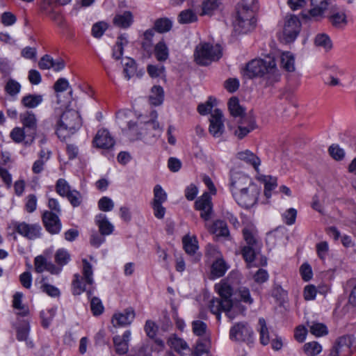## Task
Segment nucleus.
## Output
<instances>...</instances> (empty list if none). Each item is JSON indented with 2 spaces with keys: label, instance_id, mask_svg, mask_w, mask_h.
Masks as SVG:
<instances>
[{
  "label": "nucleus",
  "instance_id": "obj_1",
  "mask_svg": "<svg viewBox=\"0 0 356 356\" xmlns=\"http://www.w3.org/2000/svg\"><path fill=\"white\" fill-rule=\"evenodd\" d=\"M243 75L248 79L262 78L266 87L273 85L280 79V73L275 60L270 58L268 60L259 58L250 60L243 69Z\"/></svg>",
  "mask_w": 356,
  "mask_h": 356
},
{
  "label": "nucleus",
  "instance_id": "obj_2",
  "mask_svg": "<svg viewBox=\"0 0 356 356\" xmlns=\"http://www.w3.org/2000/svg\"><path fill=\"white\" fill-rule=\"evenodd\" d=\"M215 289L220 296L219 298H213L209 302V309L212 314L216 316L218 321L220 320L221 312H225L226 315L231 320L234 318L235 314L233 312L234 304L231 299L232 296V287L227 281L221 282L215 285Z\"/></svg>",
  "mask_w": 356,
  "mask_h": 356
},
{
  "label": "nucleus",
  "instance_id": "obj_3",
  "mask_svg": "<svg viewBox=\"0 0 356 356\" xmlns=\"http://www.w3.org/2000/svg\"><path fill=\"white\" fill-rule=\"evenodd\" d=\"M150 116L151 120L141 124L140 131L135 122H129L127 134L133 140L143 139L147 142H151L159 138L161 134L162 129L156 121L157 112L152 111Z\"/></svg>",
  "mask_w": 356,
  "mask_h": 356
},
{
  "label": "nucleus",
  "instance_id": "obj_4",
  "mask_svg": "<svg viewBox=\"0 0 356 356\" xmlns=\"http://www.w3.org/2000/svg\"><path fill=\"white\" fill-rule=\"evenodd\" d=\"M82 122L78 111L69 109L63 112L57 124L56 134L59 138L73 134L81 127Z\"/></svg>",
  "mask_w": 356,
  "mask_h": 356
},
{
  "label": "nucleus",
  "instance_id": "obj_5",
  "mask_svg": "<svg viewBox=\"0 0 356 356\" xmlns=\"http://www.w3.org/2000/svg\"><path fill=\"white\" fill-rule=\"evenodd\" d=\"M254 13L252 9L248 6L238 5L233 21L235 32L247 33L254 29L255 26Z\"/></svg>",
  "mask_w": 356,
  "mask_h": 356
},
{
  "label": "nucleus",
  "instance_id": "obj_6",
  "mask_svg": "<svg viewBox=\"0 0 356 356\" xmlns=\"http://www.w3.org/2000/svg\"><path fill=\"white\" fill-rule=\"evenodd\" d=\"M222 55V48L219 44L213 45L207 42L197 45L194 52L195 61L200 65H208L217 61Z\"/></svg>",
  "mask_w": 356,
  "mask_h": 356
},
{
  "label": "nucleus",
  "instance_id": "obj_7",
  "mask_svg": "<svg viewBox=\"0 0 356 356\" xmlns=\"http://www.w3.org/2000/svg\"><path fill=\"white\" fill-rule=\"evenodd\" d=\"M82 263V277L79 274H75L72 282L73 293L75 295H79L86 291V284L92 285L94 284L92 264H90L86 259H83Z\"/></svg>",
  "mask_w": 356,
  "mask_h": 356
},
{
  "label": "nucleus",
  "instance_id": "obj_8",
  "mask_svg": "<svg viewBox=\"0 0 356 356\" xmlns=\"http://www.w3.org/2000/svg\"><path fill=\"white\" fill-rule=\"evenodd\" d=\"M13 226L15 232L29 240H35L42 235V227L38 223L15 221L13 222Z\"/></svg>",
  "mask_w": 356,
  "mask_h": 356
},
{
  "label": "nucleus",
  "instance_id": "obj_9",
  "mask_svg": "<svg viewBox=\"0 0 356 356\" xmlns=\"http://www.w3.org/2000/svg\"><path fill=\"white\" fill-rule=\"evenodd\" d=\"M259 193L258 186L255 185L250 186L247 190L242 192L237 191L233 196L241 207L250 208L257 203Z\"/></svg>",
  "mask_w": 356,
  "mask_h": 356
},
{
  "label": "nucleus",
  "instance_id": "obj_10",
  "mask_svg": "<svg viewBox=\"0 0 356 356\" xmlns=\"http://www.w3.org/2000/svg\"><path fill=\"white\" fill-rule=\"evenodd\" d=\"M235 122L237 124L236 127L229 125V129L233 130L234 135L240 140L245 137L257 127L256 120L253 116H244L241 118L240 120Z\"/></svg>",
  "mask_w": 356,
  "mask_h": 356
},
{
  "label": "nucleus",
  "instance_id": "obj_11",
  "mask_svg": "<svg viewBox=\"0 0 356 356\" xmlns=\"http://www.w3.org/2000/svg\"><path fill=\"white\" fill-rule=\"evenodd\" d=\"M255 185L252 183V179L246 175L238 171H231L230 188L233 195L237 191L242 192L247 190L250 186Z\"/></svg>",
  "mask_w": 356,
  "mask_h": 356
},
{
  "label": "nucleus",
  "instance_id": "obj_12",
  "mask_svg": "<svg viewBox=\"0 0 356 356\" xmlns=\"http://www.w3.org/2000/svg\"><path fill=\"white\" fill-rule=\"evenodd\" d=\"M20 120L23 124V129L26 130L28 139L25 141L27 145L31 144L35 137L37 131V118L32 111H26L20 114Z\"/></svg>",
  "mask_w": 356,
  "mask_h": 356
},
{
  "label": "nucleus",
  "instance_id": "obj_13",
  "mask_svg": "<svg viewBox=\"0 0 356 356\" xmlns=\"http://www.w3.org/2000/svg\"><path fill=\"white\" fill-rule=\"evenodd\" d=\"M300 29V22L298 17L293 15L286 16L283 35L286 42L293 41L298 36Z\"/></svg>",
  "mask_w": 356,
  "mask_h": 356
},
{
  "label": "nucleus",
  "instance_id": "obj_14",
  "mask_svg": "<svg viewBox=\"0 0 356 356\" xmlns=\"http://www.w3.org/2000/svg\"><path fill=\"white\" fill-rule=\"evenodd\" d=\"M209 133L215 138L220 137L225 130L224 119L222 111L218 109H214L209 119Z\"/></svg>",
  "mask_w": 356,
  "mask_h": 356
},
{
  "label": "nucleus",
  "instance_id": "obj_15",
  "mask_svg": "<svg viewBox=\"0 0 356 356\" xmlns=\"http://www.w3.org/2000/svg\"><path fill=\"white\" fill-rule=\"evenodd\" d=\"M195 209L200 211V217L205 221L210 220L213 214V205L209 193L205 192L195 202Z\"/></svg>",
  "mask_w": 356,
  "mask_h": 356
},
{
  "label": "nucleus",
  "instance_id": "obj_16",
  "mask_svg": "<svg viewBox=\"0 0 356 356\" xmlns=\"http://www.w3.org/2000/svg\"><path fill=\"white\" fill-rule=\"evenodd\" d=\"M252 333V330L248 324L238 323L230 329L229 337L233 341H245L250 340Z\"/></svg>",
  "mask_w": 356,
  "mask_h": 356
},
{
  "label": "nucleus",
  "instance_id": "obj_17",
  "mask_svg": "<svg viewBox=\"0 0 356 356\" xmlns=\"http://www.w3.org/2000/svg\"><path fill=\"white\" fill-rule=\"evenodd\" d=\"M43 224L51 234H58L61 229V223L57 213L53 211H45L42 216Z\"/></svg>",
  "mask_w": 356,
  "mask_h": 356
},
{
  "label": "nucleus",
  "instance_id": "obj_18",
  "mask_svg": "<svg viewBox=\"0 0 356 356\" xmlns=\"http://www.w3.org/2000/svg\"><path fill=\"white\" fill-rule=\"evenodd\" d=\"M95 145L98 148L108 149L115 145V140L106 129L99 130L93 140Z\"/></svg>",
  "mask_w": 356,
  "mask_h": 356
},
{
  "label": "nucleus",
  "instance_id": "obj_19",
  "mask_svg": "<svg viewBox=\"0 0 356 356\" xmlns=\"http://www.w3.org/2000/svg\"><path fill=\"white\" fill-rule=\"evenodd\" d=\"M336 344L339 349L341 356H349L354 350H356L355 339L350 335L339 338Z\"/></svg>",
  "mask_w": 356,
  "mask_h": 356
},
{
  "label": "nucleus",
  "instance_id": "obj_20",
  "mask_svg": "<svg viewBox=\"0 0 356 356\" xmlns=\"http://www.w3.org/2000/svg\"><path fill=\"white\" fill-rule=\"evenodd\" d=\"M135 318V312L132 307L126 309L122 313L115 314L112 318L113 325L127 326L130 325Z\"/></svg>",
  "mask_w": 356,
  "mask_h": 356
},
{
  "label": "nucleus",
  "instance_id": "obj_21",
  "mask_svg": "<svg viewBox=\"0 0 356 356\" xmlns=\"http://www.w3.org/2000/svg\"><path fill=\"white\" fill-rule=\"evenodd\" d=\"M131 339V331L127 330L122 336L116 335L113 338L115 350L119 355H124L129 349V342Z\"/></svg>",
  "mask_w": 356,
  "mask_h": 356
},
{
  "label": "nucleus",
  "instance_id": "obj_22",
  "mask_svg": "<svg viewBox=\"0 0 356 356\" xmlns=\"http://www.w3.org/2000/svg\"><path fill=\"white\" fill-rule=\"evenodd\" d=\"M243 235L246 242L245 246L261 248L262 243L258 236L257 231L254 227H245L243 229Z\"/></svg>",
  "mask_w": 356,
  "mask_h": 356
},
{
  "label": "nucleus",
  "instance_id": "obj_23",
  "mask_svg": "<svg viewBox=\"0 0 356 356\" xmlns=\"http://www.w3.org/2000/svg\"><path fill=\"white\" fill-rule=\"evenodd\" d=\"M228 108L235 121L240 120L244 116H252L251 115L245 114V108L240 105L238 99L235 97L229 99Z\"/></svg>",
  "mask_w": 356,
  "mask_h": 356
},
{
  "label": "nucleus",
  "instance_id": "obj_24",
  "mask_svg": "<svg viewBox=\"0 0 356 356\" xmlns=\"http://www.w3.org/2000/svg\"><path fill=\"white\" fill-rule=\"evenodd\" d=\"M95 222L102 236H108L113 233L114 226L108 220L105 214L99 213L96 216Z\"/></svg>",
  "mask_w": 356,
  "mask_h": 356
},
{
  "label": "nucleus",
  "instance_id": "obj_25",
  "mask_svg": "<svg viewBox=\"0 0 356 356\" xmlns=\"http://www.w3.org/2000/svg\"><path fill=\"white\" fill-rule=\"evenodd\" d=\"M312 8L309 14L313 17H322L327 6L330 4V0H310Z\"/></svg>",
  "mask_w": 356,
  "mask_h": 356
},
{
  "label": "nucleus",
  "instance_id": "obj_26",
  "mask_svg": "<svg viewBox=\"0 0 356 356\" xmlns=\"http://www.w3.org/2000/svg\"><path fill=\"white\" fill-rule=\"evenodd\" d=\"M184 249L188 254L193 255L199 248L198 241L195 236L185 235L182 238Z\"/></svg>",
  "mask_w": 356,
  "mask_h": 356
},
{
  "label": "nucleus",
  "instance_id": "obj_27",
  "mask_svg": "<svg viewBox=\"0 0 356 356\" xmlns=\"http://www.w3.org/2000/svg\"><path fill=\"white\" fill-rule=\"evenodd\" d=\"M221 5V0H203L200 15H212Z\"/></svg>",
  "mask_w": 356,
  "mask_h": 356
},
{
  "label": "nucleus",
  "instance_id": "obj_28",
  "mask_svg": "<svg viewBox=\"0 0 356 356\" xmlns=\"http://www.w3.org/2000/svg\"><path fill=\"white\" fill-rule=\"evenodd\" d=\"M43 101V96L37 94H29L24 96L21 99V104L26 108H35Z\"/></svg>",
  "mask_w": 356,
  "mask_h": 356
},
{
  "label": "nucleus",
  "instance_id": "obj_29",
  "mask_svg": "<svg viewBox=\"0 0 356 356\" xmlns=\"http://www.w3.org/2000/svg\"><path fill=\"white\" fill-rule=\"evenodd\" d=\"M208 229L218 236H227L229 234L227 223L220 220L213 222L211 226L208 227Z\"/></svg>",
  "mask_w": 356,
  "mask_h": 356
},
{
  "label": "nucleus",
  "instance_id": "obj_30",
  "mask_svg": "<svg viewBox=\"0 0 356 356\" xmlns=\"http://www.w3.org/2000/svg\"><path fill=\"white\" fill-rule=\"evenodd\" d=\"M128 40L126 34H122L117 38L115 44L113 48L112 56L116 60L122 58L124 51V47L128 44Z\"/></svg>",
  "mask_w": 356,
  "mask_h": 356
},
{
  "label": "nucleus",
  "instance_id": "obj_31",
  "mask_svg": "<svg viewBox=\"0 0 356 356\" xmlns=\"http://www.w3.org/2000/svg\"><path fill=\"white\" fill-rule=\"evenodd\" d=\"M237 158L241 161H244L247 163L252 165L257 171L260 165L261 161L254 154L249 150L241 152L237 154Z\"/></svg>",
  "mask_w": 356,
  "mask_h": 356
},
{
  "label": "nucleus",
  "instance_id": "obj_32",
  "mask_svg": "<svg viewBox=\"0 0 356 356\" xmlns=\"http://www.w3.org/2000/svg\"><path fill=\"white\" fill-rule=\"evenodd\" d=\"M133 22V15L130 11H125L122 14L116 15L113 19L115 26L121 28H128Z\"/></svg>",
  "mask_w": 356,
  "mask_h": 356
},
{
  "label": "nucleus",
  "instance_id": "obj_33",
  "mask_svg": "<svg viewBox=\"0 0 356 356\" xmlns=\"http://www.w3.org/2000/svg\"><path fill=\"white\" fill-rule=\"evenodd\" d=\"M149 102L154 106L161 105L164 99V91L161 86H154L152 88L149 95Z\"/></svg>",
  "mask_w": 356,
  "mask_h": 356
},
{
  "label": "nucleus",
  "instance_id": "obj_34",
  "mask_svg": "<svg viewBox=\"0 0 356 356\" xmlns=\"http://www.w3.org/2000/svg\"><path fill=\"white\" fill-rule=\"evenodd\" d=\"M122 65L124 66L123 73L124 76L129 80L133 77L136 72V63L134 59L127 57L124 58Z\"/></svg>",
  "mask_w": 356,
  "mask_h": 356
},
{
  "label": "nucleus",
  "instance_id": "obj_35",
  "mask_svg": "<svg viewBox=\"0 0 356 356\" xmlns=\"http://www.w3.org/2000/svg\"><path fill=\"white\" fill-rule=\"evenodd\" d=\"M232 296H234L236 299L240 298V300L245 303L251 305L253 302L250 290L245 286H241L234 292L232 289Z\"/></svg>",
  "mask_w": 356,
  "mask_h": 356
},
{
  "label": "nucleus",
  "instance_id": "obj_36",
  "mask_svg": "<svg viewBox=\"0 0 356 356\" xmlns=\"http://www.w3.org/2000/svg\"><path fill=\"white\" fill-rule=\"evenodd\" d=\"M154 54L157 60L160 62L165 61L168 58L169 50L163 41H160L156 44Z\"/></svg>",
  "mask_w": 356,
  "mask_h": 356
},
{
  "label": "nucleus",
  "instance_id": "obj_37",
  "mask_svg": "<svg viewBox=\"0 0 356 356\" xmlns=\"http://www.w3.org/2000/svg\"><path fill=\"white\" fill-rule=\"evenodd\" d=\"M281 65L285 70L293 72L295 70L294 56L289 51L282 53L281 55Z\"/></svg>",
  "mask_w": 356,
  "mask_h": 356
},
{
  "label": "nucleus",
  "instance_id": "obj_38",
  "mask_svg": "<svg viewBox=\"0 0 356 356\" xmlns=\"http://www.w3.org/2000/svg\"><path fill=\"white\" fill-rule=\"evenodd\" d=\"M309 332L316 337H323L328 333L327 328L325 325L317 322L307 323Z\"/></svg>",
  "mask_w": 356,
  "mask_h": 356
},
{
  "label": "nucleus",
  "instance_id": "obj_39",
  "mask_svg": "<svg viewBox=\"0 0 356 356\" xmlns=\"http://www.w3.org/2000/svg\"><path fill=\"white\" fill-rule=\"evenodd\" d=\"M46 280L45 277H42L40 286V290L51 297H58L60 294V290L55 286L48 284Z\"/></svg>",
  "mask_w": 356,
  "mask_h": 356
},
{
  "label": "nucleus",
  "instance_id": "obj_40",
  "mask_svg": "<svg viewBox=\"0 0 356 356\" xmlns=\"http://www.w3.org/2000/svg\"><path fill=\"white\" fill-rule=\"evenodd\" d=\"M261 248L250 246H243L241 254L243 259L248 264L253 262L256 256L260 252Z\"/></svg>",
  "mask_w": 356,
  "mask_h": 356
},
{
  "label": "nucleus",
  "instance_id": "obj_41",
  "mask_svg": "<svg viewBox=\"0 0 356 356\" xmlns=\"http://www.w3.org/2000/svg\"><path fill=\"white\" fill-rule=\"evenodd\" d=\"M168 343L172 348L175 349L178 353L189 349L187 343L184 339L179 338L175 335L169 338Z\"/></svg>",
  "mask_w": 356,
  "mask_h": 356
},
{
  "label": "nucleus",
  "instance_id": "obj_42",
  "mask_svg": "<svg viewBox=\"0 0 356 356\" xmlns=\"http://www.w3.org/2000/svg\"><path fill=\"white\" fill-rule=\"evenodd\" d=\"M314 43L317 47L329 51L332 47V43L330 37L325 33H318L315 37Z\"/></svg>",
  "mask_w": 356,
  "mask_h": 356
},
{
  "label": "nucleus",
  "instance_id": "obj_43",
  "mask_svg": "<svg viewBox=\"0 0 356 356\" xmlns=\"http://www.w3.org/2000/svg\"><path fill=\"white\" fill-rule=\"evenodd\" d=\"M227 270L225 263L222 259H217L211 266L212 278L220 277L224 275Z\"/></svg>",
  "mask_w": 356,
  "mask_h": 356
},
{
  "label": "nucleus",
  "instance_id": "obj_44",
  "mask_svg": "<svg viewBox=\"0 0 356 356\" xmlns=\"http://www.w3.org/2000/svg\"><path fill=\"white\" fill-rule=\"evenodd\" d=\"M197 20L196 14L191 9L181 11L178 16V22L180 24H189Z\"/></svg>",
  "mask_w": 356,
  "mask_h": 356
},
{
  "label": "nucleus",
  "instance_id": "obj_45",
  "mask_svg": "<svg viewBox=\"0 0 356 356\" xmlns=\"http://www.w3.org/2000/svg\"><path fill=\"white\" fill-rule=\"evenodd\" d=\"M260 341L263 345H267L270 342L269 331L266 327V321L261 318L259 319Z\"/></svg>",
  "mask_w": 356,
  "mask_h": 356
},
{
  "label": "nucleus",
  "instance_id": "obj_46",
  "mask_svg": "<svg viewBox=\"0 0 356 356\" xmlns=\"http://www.w3.org/2000/svg\"><path fill=\"white\" fill-rule=\"evenodd\" d=\"M321 350V346L316 341L306 343L303 346V351L308 356H315L319 354Z\"/></svg>",
  "mask_w": 356,
  "mask_h": 356
},
{
  "label": "nucleus",
  "instance_id": "obj_47",
  "mask_svg": "<svg viewBox=\"0 0 356 356\" xmlns=\"http://www.w3.org/2000/svg\"><path fill=\"white\" fill-rule=\"evenodd\" d=\"M55 262L60 266L66 265L70 260V254L69 252L63 249H58L54 256Z\"/></svg>",
  "mask_w": 356,
  "mask_h": 356
},
{
  "label": "nucleus",
  "instance_id": "obj_48",
  "mask_svg": "<svg viewBox=\"0 0 356 356\" xmlns=\"http://www.w3.org/2000/svg\"><path fill=\"white\" fill-rule=\"evenodd\" d=\"M332 24L337 28H341L346 25V16L343 13H336L330 17Z\"/></svg>",
  "mask_w": 356,
  "mask_h": 356
},
{
  "label": "nucleus",
  "instance_id": "obj_49",
  "mask_svg": "<svg viewBox=\"0 0 356 356\" xmlns=\"http://www.w3.org/2000/svg\"><path fill=\"white\" fill-rule=\"evenodd\" d=\"M167 200V193L157 184L154 188V199L152 204H163Z\"/></svg>",
  "mask_w": 356,
  "mask_h": 356
},
{
  "label": "nucleus",
  "instance_id": "obj_50",
  "mask_svg": "<svg viewBox=\"0 0 356 356\" xmlns=\"http://www.w3.org/2000/svg\"><path fill=\"white\" fill-rule=\"evenodd\" d=\"M172 28V22L168 18H160L156 20L154 29L159 33H164L170 31Z\"/></svg>",
  "mask_w": 356,
  "mask_h": 356
},
{
  "label": "nucleus",
  "instance_id": "obj_51",
  "mask_svg": "<svg viewBox=\"0 0 356 356\" xmlns=\"http://www.w3.org/2000/svg\"><path fill=\"white\" fill-rule=\"evenodd\" d=\"M21 90V85L17 81L10 79L6 86L5 90L10 96L17 95Z\"/></svg>",
  "mask_w": 356,
  "mask_h": 356
},
{
  "label": "nucleus",
  "instance_id": "obj_52",
  "mask_svg": "<svg viewBox=\"0 0 356 356\" xmlns=\"http://www.w3.org/2000/svg\"><path fill=\"white\" fill-rule=\"evenodd\" d=\"M56 191L60 196L65 197L72 190L65 179H59L56 181Z\"/></svg>",
  "mask_w": 356,
  "mask_h": 356
},
{
  "label": "nucleus",
  "instance_id": "obj_53",
  "mask_svg": "<svg viewBox=\"0 0 356 356\" xmlns=\"http://www.w3.org/2000/svg\"><path fill=\"white\" fill-rule=\"evenodd\" d=\"M209 341L207 339H199L197 341L193 354L196 356H200L207 352L209 347Z\"/></svg>",
  "mask_w": 356,
  "mask_h": 356
},
{
  "label": "nucleus",
  "instance_id": "obj_54",
  "mask_svg": "<svg viewBox=\"0 0 356 356\" xmlns=\"http://www.w3.org/2000/svg\"><path fill=\"white\" fill-rule=\"evenodd\" d=\"M90 309L93 315L99 316L103 313L104 307L99 298L93 297L90 300Z\"/></svg>",
  "mask_w": 356,
  "mask_h": 356
},
{
  "label": "nucleus",
  "instance_id": "obj_55",
  "mask_svg": "<svg viewBox=\"0 0 356 356\" xmlns=\"http://www.w3.org/2000/svg\"><path fill=\"white\" fill-rule=\"evenodd\" d=\"M22 297L23 295L21 293H16L13 296V307L15 309L22 310L19 314L22 316H26L28 314V309H26L22 305Z\"/></svg>",
  "mask_w": 356,
  "mask_h": 356
},
{
  "label": "nucleus",
  "instance_id": "obj_56",
  "mask_svg": "<svg viewBox=\"0 0 356 356\" xmlns=\"http://www.w3.org/2000/svg\"><path fill=\"white\" fill-rule=\"evenodd\" d=\"M98 207L102 211H111L114 207V202L110 197L105 196L99 200Z\"/></svg>",
  "mask_w": 356,
  "mask_h": 356
},
{
  "label": "nucleus",
  "instance_id": "obj_57",
  "mask_svg": "<svg viewBox=\"0 0 356 356\" xmlns=\"http://www.w3.org/2000/svg\"><path fill=\"white\" fill-rule=\"evenodd\" d=\"M48 261L42 255L37 256L34 259L35 270L38 273H41L46 270Z\"/></svg>",
  "mask_w": 356,
  "mask_h": 356
},
{
  "label": "nucleus",
  "instance_id": "obj_58",
  "mask_svg": "<svg viewBox=\"0 0 356 356\" xmlns=\"http://www.w3.org/2000/svg\"><path fill=\"white\" fill-rule=\"evenodd\" d=\"M192 328L193 333L197 336H202L207 331V324L203 321L197 320L192 323Z\"/></svg>",
  "mask_w": 356,
  "mask_h": 356
},
{
  "label": "nucleus",
  "instance_id": "obj_59",
  "mask_svg": "<svg viewBox=\"0 0 356 356\" xmlns=\"http://www.w3.org/2000/svg\"><path fill=\"white\" fill-rule=\"evenodd\" d=\"M329 153L333 159L337 161L341 160L345 156L344 150L338 145H332L329 147Z\"/></svg>",
  "mask_w": 356,
  "mask_h": 356
},
{
  "label": "nucleus",
  "instance_id": "obj_60",
  "mask_svg": "<svg viewBox=\"0 0 356 356\" xmlns=\"http://www.w3.org/2000/svg\"><path fill=\"white\" fill-rule=\"evenodd\" d=\"M107 29V24L103 22L95 24L92 27V35L97 38L102 36Z\"/></svg>",
  "mask_w": 356,
  "mask_h": 356
},
{
  "label": "nucleus",
  "instance_id": "obj_61",
  "mask_svg": "<svg viewBox=\"0 0 356 356\" xmlns=\"http://www.w3.org/2000/svg\"><path fill=\"white\" fill-rule=\"evenodd\" d=\"M316 248L318 257L322 260H325L329 251V246L327 242L321 241L317 243L316 245Z\"/></svg>",
  "mask_w": 356,
  "mask_h": 356
},
{
  "label": "nucleus",
  "instance_id": "obj_62",
  "mask_svg": "<svg viewBox=\"0 0 356 356\" xmlns=\"http://www.w3.org/2000/svg\"><path fill=\"white\" fill-rule=\"evenodd\" d=\"M65 197L73 207H78L81 203V195L76 190H72Z\"/></svg>",
  "mask_w": 356,
  "mask_h": 356
},
{
  "label": "nucleus",
  "instance_id": "obj_63",
  "mask_svg": "<svg viewBox=\"0 0 356 356\" xmlns=\"http://www.w3.org/2000/svg\"><path fill=\"white\" fill-rule=\"evenodd\" d=\"M10 136L15 143H21L26 137L25 129L20 127H15L11 131Z\"/></svg>",
  "mask_w": 356,
  "mask_h": 356
},
{
  "label": "nucleus",
  "instance_id": "obj_64",
  "mask_svg": "<svg viewBox=\"0 0 356 356\" xmlns=\"http://www.w3.org/2000/svg\"><path fill=\"white\" fill-rule=\"evenodd\" d=\"M147 70L151 77L156 78L161 76L164 73L165 67L163 65H149Z\"/></svg>",
  "mask_w": 356,
  "mask_h": 356
}]
</instances>
